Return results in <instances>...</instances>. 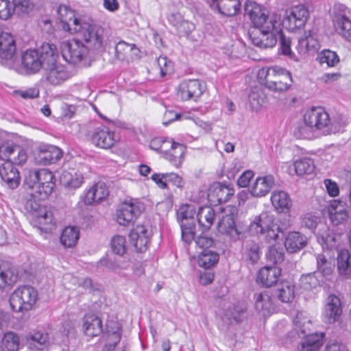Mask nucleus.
<instances>
[{
    "label": "nucleus",
    "instance_id": "obj_1",
    "mask_svg": "<svg viewBox=\"0 0 351 351\" xmlns=\"http://www.w3.org/2000/svg\"><path fill=\"white\" fill-rule=\"evenodd\" d=\"M88 32L84 37L75 33L77 38L62 43L61 53L66 62L77 64L86 59L90 50H98L102 47L103 29L94 25L90 26Z\"/></svg>",
    "mask_w": 351,
    "mask_h": 351
},
{
    "label": "nucleus",
    "instance_id": "obj_2",
    "mask_svg": "<svg viewBox=\"0 0 351 351\" xmlns=\"http://www.w3.org/2000/svg\"><path fill=\"white\" fill-rule=\"evenodd\" d=\"M27 154L20 146L0 134V159L5 162L0 166V176L12 189L20 184L19 169L15 165H21L27 160Z\"/></svg>",
    "mask_w": 351,
    "mask_h": 351
},
{
    "label": "nucleus",
    "instance_id": "obj_3",
    "mask_svg": "<svg viewBox=\"0 0 351 351\" xmlns=\"http://www.w3.org/2000/svg\"><path fill=\"white\" fill-rule=\"evenodd\" d=\"M56 45L53 43H43L36 49H27L22 53V66L27 74H35L41 68L44 69L49 62L52 61L53 52Z\"/></svg>",
    "mask_w": 351,
    "mask_h": 351
},
{
    "label": "nucleus",
    "instance_id": "obj_4",
    "mask_svg": "<svg viewBox=\"0 0 351 351\" xmlns=\"http://www.w3.org/2000/svg\"><path fill=\"white\" fill-rule=\"evenodd\" d=\"M280 26V15L274 14L269 22L250 31V38L255 46L261 49L273 47L277 43V34Z\"/></svg>",
    "mask_w": 351,
    "mask_h": 351
},
{
    "label": "nucleus",
    "instance_id": "obj_5",
    "mask_svg": "<svg viewBox=\"0 0 351 351\" xmlns=\"http://www.w3.org/2000/svg\"><path fill=\"white\" fill-rule=\"evenodd\" d=\"M24 182L39 195V199H46L52 193L56 179L54 174L47 169H31L25 175Z\"/></svg>",
    "mask_w": 351,
    "mask_h": 351
},
{
    "label": "nucleus",
    "instance_id": "obj_6",
    "mask_svg": "<svg viewBox=\"0 0 351 351\" xmlns=\"http://www.w3.org/2000/svg\"><path fill=\"white\" fill-rule=\"evenodd\" d=\"M304 116L307 123L311 124L316 131H322L325 135L342 132L346 125L345 121L341 123L332 121L328 113L322 107H313L306 110Z\"/></svg>",
    "mask_w": 351,
    "mask_h": 351
},
{
    "label": "nucleus",
    "instance_id": "obj_7",
    "mask_svg": "<svg viewBox=\"0 0 351 351\" xmlns=\"http://www.w3.org/2000/svg\"><path fill=\"white\" fill-rule=\"evenodd\" d=\"M249 231L253 234L262 236L268 243L276 241L279 233L282 232L276 222L274 215L269 212H262L255 216L249 226Z\"/></svg>",
    "mask_w": 351,
    "mask_h": 351
},
{
    "label": "nucleus",
    "instance_id": "obj_8",
    "mask_svg": "<svg viewBox=\"0 0 351 351\" xmlns=\"http://www.w3.org/2000/svg\"><path fill=\"white\" fill-rule=\"evenodd\" d=\"M56 12L61 27L70 34L78 33L84 37L85 34L88 33L90 26L94 25L89 22L76 18L74 11L69 6L60 5Z\"/></svg>",
    "mask_w": 351,
    "mask_h": 351
},
{
    "label": "nucleus",
    "instance_id": "obj_9",
    "mask_svg": "<svg viewBox=\"0 0 351 351\" xmlns=\"http://www.w3.org/2000/svg\"><path fill=\"white\" fill-rule=\"evenodd\" d=\"M259 75L265 76V86L276 92L286 91L293 82L291 73L278 66L268 68L266 71L263 69Z\"/></svg>",
    "mask_w": 351,
    "mask_h": 351
},
{
    "label": "nucleus",
    "instance_id": "obj_10",
    "mask_svg": "<svg viewBox=\"0 0 351 351\" xmlns=\"http://www.w3.org/2000/svg\"><path fill=\"white\" fill-rule=\"evenodd\" d=\"M38 293L32 286L24 285L16 289L10 295V304L14 312L30 310L37 300Z\"/></svg>",
    "mask_w": 351,
    "mask_h": 351
},
{
    "label": "nucleus",
    "instance_id": "obj_11",
    "mask_svg": "<svg viewBox=\"0 0 351 351\" xmlns=\"http://www.w3.org/2000/svg\"><path fill=\"white\" fill-rule=\"evenodd\" d=\"M53 52L52 61L44 67L45 77L53 86H58L71 77V73L62 64L58 62L59 53L57 47Z\"/></svg>",
    "mask_w": 351,
    "mask_h": 351
},
{
    "label": "nucleus",
    "instance_id": "obj_12",
    "mask_svg": "<svg viewBox=\"0 0 351 351\" xmlns=\"http://www.w3.org/2000/svg\"><path fill=\"white\" fill-rule=\"evenodd\" d=\"M309 17V11L304 4H299L286 10L281 25L290 32L303 27Z\"/></svg>",
    "mask_w": 351,
    "mask_h": 351
},
{
    "label": "nucleus",
    "instance_id": "obj_13",
    "mask_svg": "<svg viewBox=\"0 0 351 351\" xmlns=\"http://www.w3.org/2000/svg\"><path fill=\"white\" fill-rule=\"evenodd\" d=\"M144 210V204L140 202H125L117 210L116 220L121 226H129L134 224Z\"/></svg>",
    "mask_w": 351,
    "mask_h": 351
},
{
    "label": "nucleus",
    "instance_id": "obj_14",
    "mask_svg": "<svg viewBox=\"0 0 351 351\" xmlns=\"http://www.w3.org/2000/svg\"><path fill=\"white\" fill-rule=\"evenodd\" d=\"M0 59L2 64L10 67L17 59L16 40L10 33L0 34Z\"/></svg>",
    "mask_w": 351,
    "mask_h": 351
},
{
    "label": "nucleus",
    "instance_id": "obj_15",
    "mask_svg": "<svg viewBox=\"0 0 351 351\" xmlns=\"http://www.w3.org/2000/svg\"><path fill=\"white\" fill-rule=\"evenodd\" d=\"M206 84L199 80H189L180 84L178 95L183 101H195L206 90Z\"/></svg>",
    "mask_w": 351,
    "mask_h": 351
},
{
    "label": "nucleus",
    "instance_id": "obj_16",
    "mask_svg": "<svg viewBox=\"0 0 351 351\" xmlns=\"http://www.w3.org/2000/svg\"><path fill=\"white\" fill-rule=\"evenodd\" d=\"M34 7L32 1H0V19H8L13 14H27Z\"/></svg>",
    "mask_w": 351,
    "mask_h": 351
},
{
    "label": "nucleus",
    "instance_id": "obj_17",
    "mask_svg": "<svg viewBox=\"0 0 351 351\" xmlns=\"http://www.w3.org/2000/svg\"><path fill=\"white\" fill-rule=\"evenodd\" d=\"M234 193V190L230 185L217 182L210 185L208 198L215 204H221L227 202Z\"/></svg>",
    "mask_w": 351,
    "mask_h": 351
},
{
    "label": "nucleus",
    "instance_id": "obj_18",
    "mask_svg": "<svg viewBox=\"0 0 351 351\" xmlns=\"http://www.w3.org/2000/svg\"><path fill=\"white\" fill-rule=\"evenodd\" d=\"M217 230L232 241L239 240L243 234L235 223V216L232 213L222 216L217 223Z\"/></svg>",
    "mask_w": 351,
    "mask_h": 351
},
{
    "label": "nucleus",
    "instance_id": "obj_19",
    "mask_svg": "<svg viewBox=\"0 0 351 351\" xmlns=\"http://www.w3.org/2000/svg\"><path fill=\"white\" fill-rule=\"evenodd\" d=\"M244 10L256 27L263 26L269 21L267 10L256 1H245Z\"/></svg>",
    "mask_w": 351,
    "mask_h": 351
},
{
    "label": "nucleus",
    "instance_id": "obj_20",
    "mask_svg": "<svg viewBox=\"0 0 351 351\" xmlns=\"http://www.w3.org/2000/svg\"><path fill=\"white\" fill-rule=\"evenodd\" d=\"M129 239L136 250L143 252L149 243V232L143 225H137L130 230Z\"/></svg>",
    "mask_w": 351,
    "mask_h": 351
},
{
    "label": "nucleus",
    "instance_id": "obj_21",
    "mask_svg": "<svg viewBox=\"0 0 351 351\" xmlns=\"http://www.w3.org/2000/svg\"><path fill=\"white\" fill-rule=\"evenodd\" d=\"M330 220L335 226L343 223L347 221L349 215L345 203L341 201L332 200L328 208Z\"/></svg>",
    "mask_w": 351,
    "mask_h": 351
},
{
    "label": "nucleus",
    "instance_id": "obj_22",
    "mask_svg": "<svg viewBox=\"0 0 351 351\" xmlns=\"http://www.w3.org/2000/svg\"><path fill=\"white\" fill-rule=\"evenodd\" d=\"M254 300L255 308L262 316H268L274 311V302L268 291L256 293Z\"/></svg>",
    "mask_w": 351,
    "mask_h": 351
},
{
    "label": "nucleus",
    "instance_id": "obj_23",
    "mask_svg": "<svg viewBox=\"0 0 351 351\" xmlns=\"http://www.w3.org/2000/svg\"><path fill=\"white\" fill-rule=\"evenodd\" d=\"M296 49L301 55L317 51L319 43L316 34L311 30L305 32L304 36L299 38Z\"/></svg>",
    "mask_w": 351,
    "mask_h": 351
},
{
    "label": "nucleus",
    "instance_id": "obj_24",
    "mask_svg": "<svg viewBox=\"0 0 351 351\" xmlns=\"http://www.w3.org/2000/svg\"><path fill=\"white\" fill-rule=\"evenodd\" d=\"M343 7V14H337L333 19V23L336 31L339 35L348 41L351 42V21L346 16L349 10L340 4Z\"/></svg>",
    "mask_w": 351,
    "mask_h": 351
},
{
    "label": "nucleus",
    "instance_id": "obj_25",
    "mask_svg": "<svg viewBox=\"0 0 351 351\" xmlns=\"http://www.w3.org/2000/svg\"><path fill=\"white\" fill-rule=\"evenodd\" d=\"M62 155L63 152L57 146L43 145L40 147L38 159L44 165H51L60 160Z\"/></svg>",
    "mask_w": 351,
    "mask_h": 351
},
{
    "label": "nucleus",
    "instance_id": "obj_26",
    "mask_svg": "<svg viewBox=\"0 0 351 351\" xmlns=\"http://www.w3.org/2000/svg\"><path fill=\"white\" fill-rule=\"evenodd\" d=\"M275 179L273 176L267 175L258 177L251 187L250 192L254 197L266 195L274 186Z\"/></svg>",
    "mask_w": 351,
    "mask_h": 351
},
{
    "label": "nucleus",
    "instance_id": "obj_27",
    "mask_svg": "<svg viewBox=\"0 0 351 351\" xmlns=\"http://www.w3.org/2000/svg\"><path fill=\"white\" fill-rule=\"evenodd\" d=\"M83 330L90 337L100 335L103 331L101 319L94 314H86L83 318Z\"/></svg>",
    "mask_w": 351,
    "mask_h": 351
},
{
    "label": "nucleus",
    "instance_id": "obj_28",
    "mask_svg": "<svg viewBox=\"0 0 351 351\" xmlns=\"http://www.w3.org/2000/svg\"><path fill=\"white\" fill-rule=\"evenodd\" d=\"M307 244V238L299 232H290L285 238V247L289 253L297 252Z\"/></svg>",
    "mask_w": 351,
    "mask_h": 351
},
{
    "label": "nucleus",
    "instance_id": "obj_29",
    "mask_svg": "<svg viewBox=\"0 0 351 351\" xmlns=\"http://www.w3.org/2000/svg\"><path fill=\"white\" fill-rule=\"evenodd\" d=\"M281 274V269L277 266L265 267L258 273L257 280L263 285L270 287L275 285Z\"/></svg>",
    "mask_w": 351,
    "mask_h": 351
},
{
    "label": "nucleus",
    "instance_id": "obj_30",
    "mask_svg": "<svg viewBox=\"0 0 351 351\" xmlns=\"http://www.w3.org/2000/svg\"><path fill=\"white\" fill-rule=\"evenodd\" d=\"M341 302L338 297L330 295L328 298L324 316L328 323L337 321L341 314Z\"/></svg>",
    "mask_w": 351,
    "mask_h": 351
},
{
    "label": "nucleus",
    "instance_id": "obj_31",
    "mask_svg": "<svg viewBox=\"0 0 351 351\" xmlns=\"http://www.w3.org/2000/svg\"><path fill=\"white\" fill-rule=\"evenodd\" d=\"M216 219L215 210L208 206H201L197 213V219L200 227L204 230H209Z\"/></svg>",
    "mask_w": 351,
    "mask_h": 351
},
{
    "label": "nucleus",
    "instance_id": "obj_32",
    "mask_svg": "<svg viewBox=\"0 0 351 351\" xmlns=\"http://www.w3.org/2000/svg\"><path fill=\"white\" fill-rule=\"evenodd\" d=\"M271 202L274 207L280 212H287L291 207L290 196L284 191H274L271 195Z\"/></svg>",
    "mask_w": 351,
    "mask_h": 351
},
{
    "label": "nucleus",
    "instance_id": "obj_33",
    "mask_svg": "<svg viewBox=\"0 0 351 351\" xmlns=\"http://www.w3.org/2000/svg\"><path fill=\"white\" fill-rule=\"evenodd\" d=\"M181 18L179 14H172L169 20L176 27L180 36L188 37L195 29V26L193 23L183 20Z\"/></svg>",
    "mask_w": 351,
    "mask_h": 351
},
{
    "label": "nucleus",
    "instance_id": "obj_34",
    "mask_svg": "<svg viewBox=\"0 0 351 351\" xmlns=\"http://www.w3.org/2000/svg\"><path fill=\"white\" fill-rule=\"evenodd\" d=\"M247 307L245 304L238 302L230 306L225 311V317L230 323L241 322L246 317Z\"/></svg>",
    "mask_w": 351,
    "mask_h": 351
},
{
    "label": "nucleus",
    "instance_id": "obj_35",
    "mask_svg": "<svg viewBox=\"0 0 351 351\" xmlns=\"http://www.w3.org/2000/svg\"><path fill=\"white\" fill-rule=\"evenodd\" d=\"M211 7L216 8L219 13L227 16H232L241 10V1H212Z\"/></svg>",
    "mask_w": 351,
    "mask_h": 351
},
{
    "label": "nucleus",
    "instance_id": "obj_36",
    "mask_svg": "<svg viewBox=\"0 0 351 351\" xmlns=\"http://www.w3.org/2000/svg\"><path fill=\"white\" fill-rule=\"evenodd\" d=\"M80 238V230L76 226L66 227L60 236V242L65 247H74Z\"/></svg>",
    "mask_w": 351,
    "mask_h": 351
},
{
    "label": "nucleus",
    "instance_id": "obj_37",
    "mask_svg": "<svg viewBox=\"0 0 351 351\" xmlns=\"http://www.w3.org/2000/svg\"><path fill=\"white\" fill-rule=\"evenodd\" d=\"M20 346L19 335L12 331L5 332L0 344L1 351H18Z\"/></svg>",
    "mask_w": 351,
    "mask_h": 351
},
{
    "label": "nucleus",
    "instance_id": "obj_38",
    "mask_svg": "<svg viewBox=\"0 0 351 351\" xmlns=\"http://www.w3.org/2000/svg\"><path fill=\"white\" fill-rule=\"evenodd\" d=\"M92 143L97 147L110 149V130L107 127L98 128L92 136Z\"/></svg>",
    "mask_w": 351,
    "mask_h": 351
},
{
    "label": "nucleus",
    "instance_id": "obj_39",
    "mask_svg": "<svg viewBox=\"0 0 351 351\" xmlns=\"http://www.w3.org/2000/svg\"><path fill=\"white\" fill-rule=\"evenodd\" d=\"M116 319V321L111 320V347L114 346L111 351H125V346L123 342L121 347L116 348L121 339L123 326L122 320H118L117 317Z\"/></svg>",
    "mask_w": 351,
    "mask_h": 351
},
{
    "label": "nucleus",
    "instance_id": "obj_40",
    "mask_svg": "<svg viewBox=\"0 0 351 351\" xmlns=\"http://www.w3.org/2000/svg\"><path fill=\"white\" fill-rule=\"evenodd\" d=\"M173 147L167 152L165 158L174 167H179L183 162L186 147L182 144L178 143L173 144Z\"/></svg>",
    "mask_w": 351,
    "mask_h": 351
},
{
    "label": "nucleus",
    "instance_id": "obj_41",
    "mask_svg": "<svg viewBox=\"0 0 351 351\" xmlns=\"http://www.w3.org/2000/svg\"><path fill=\"white\" fill-rule=\"evenodd\" d=\"M18 279V274L13 268L8 267L6 264L0 265V289L6 286L14 284Z\"/></svg>",
    "mask_w": 351,
    "mask_h": 351
},
{
    "label": "nucleus",
    "instance_id": "obj_42",
    "mask_svg": "<svg viewBox=\"0 0 351 351\" xmlns=\"http://www.w3.org/2000/svg\"><path fill=\"white\" fill-rule=\"evenodd\" d=\"M219 254L211 249L203 250L199 256L197 263L199 267L208 269L215 265L219 261Z\"/></svg>",
    "mask_w": 351,
    "mask_h": 351
},
{
    "label": "nucleus",
    "instance_id": "obj_43",
    "mask_svg": "<svg viewBox=\"0 0 351 351\" xmlns=\"http://www.w3.org/2000/svg\"><path fill=\"white\" fill-rule=\"evenodd\" d=\"M323 335L311 334L303 339L300 346V351H316L322 346Z\"/></svg>",
    "mask_w": 351,
    "mask_h": 351
},
{
    "label": "nucleus",
    "instance_id": "obj_44",
    "mask_svg": "<svg viewBox=\"0 0 351 351\" xmlns=\"http://www.w3.org/2000/svg\"><path fill=\"white\" fill-rule=\"evenodd\" d=\"M295 286L290 281L282 282L277 289V296L282 302H290L295 297Z\"/></svg>",
    "mask_w": 351,
    "mask_h": 351
},
{
    "label": "nucleus",
    "instance_id": "obj_45",
    "mask_svg": "<svg viewBox=\"0 0 351 351\" xmlns=\"http://www.w3.org/2000/svg\"><path fill=\"white\" fill-rule=\"evenodd\" d=\"M42 199H39V196L37 197L36 193L34 194H29L27 195L25 203H24V208L27 212L34 215L35 217L41 213L46 208L42 206L40 204V200Z\"/></svg>",
    "mask_w": 351,
    "mask_h": 351
},
{
    "label": "nucleus",
    "instance_id": "obj_46",
    "mask_svg": "<svg viewBox=\"0 0 351 351\" xmlns=\"http://www.w3.org/2000/svg\"><path fill=\"white\" fill-rule=\"evenodd\" d=\"M324 280V276L317 271L302 275L300 278L301 285L305 289H311L320 286Z\"/></svg>",
    "mask_w": 351,
    "mask_h": 351
},
{
    "label": "nucleus",
    "instance_id": "obj_47",
    "mask_svg": "<svg viewBox=\"0 0 351 351\" xmlns=\"http://www.w3.org/2000/svg\"><path fill=\"white\" fill-rule=\"evenodd\" d=\"M337 261V269L341 275L350 274V269H351V255L348 250H342L338 253Z\"/></svg>",
    "mask_w": 351,
    "mask_h": 351
},
{
    "label": "nucleus",
    "instance_id": "obj_48",
    "mask_svg": "<svg viewBox=\"0 0 351 351\" xmlns=\"http://www.w3.org/2000/svg\"><path fill=\"white\" fill-rule=\"evenodd\" d=\"M244 255L252 263H256L260 258V247L253 240H247L243 245Z\"/></svg>",
    "mask_w": 351,
    "mask_h": 351
},
{
    "label": "nucleus",
    "instance_id": "obj_49",
    "mask_svg": "<svg viewBox=\"0 0 351 351\" xmlns=\"http://www.w3.org/2000/svg\"><path fill=\"white\" fill-rule=\"evenodd\" d=\"M180 227L182 231V239L185 243L190 244L192 241L195 240V234L196 226L195 221H183L182 223H180Z\"/></svg>",
    "mask_w": 351,
    "mask_h": 351
},
{
    "label": "nucleus",
    "instance_id": "obj_50",
    "mask_svg": "<svg viewBox=\"0 0 351 351\" xmlns=\"http://www.w3.org/2000/svg\"><path fill=\"white\" fill-rule=\"evenodd\" d=\"M293 166L295 171L298 176L311 174L315 169L313 161L308 158L297 160L294 162Z\"/></svg>",
    "mask_w": 351,
    "mask_h": 351
},
{
    "label": "nucleus",
    "instance_id": "obj_51",
    "mask_svg": "<svg viewBox=\"0 0 351 351\" xmlns=\"http://www.w3.org/2000/svg\"><path fill=\"white\" fill-rule=\"evenodd\" d=\"M316 130L311 126V124L307 123L304 116L303 122L299 123L294 129V135L299 138L311 139L314 136Z\"/></svg>",
    "mask_w": 351,
    "mask_h": 351
},
{
    "label": "nucleus",
    "instance_id": "obj_52",
    "mask_svg": "<svg viewBox=\"0 0 351 351\" xmlns=\"http://www.w3.org/2000/svg\"><path fill=\"white\" fill-rule=\"evenodd\" d=\"M249 101L253 108L257 109L265 103L266 96L260 87H252L248 95Z\"/></svg>",
    "mask_w": 351,
    "mask_h": 351
},
{
    "label": "nucleus",
    "instance_id": "obj_53",
    "mask_svg": "<svg viewBox=\"0 0 351 351\" xmlns=\"http://www.w3.org/2000/svg\"><path fill=\"white\" fill-rule=\"evenodd\" d=\"M317 60L321 64H326L329 67L335 66L339 62V58L337 53L329 49L322 51L317 55Z\"/></svg>",
    "mask_w": 351,
    "mask_h": 351
},
{
    "label": "nucleus",
    "instance_id": "obj_54",
    "mask_svg": "<svg viewBox=\"0 0 351 351\" xmlns=\"http://www.w3.org/2000/svg\"><path fill=\"white\" fill-rule=\"evenodd\" d=\"M136 47L134 44H128L124 41L119 42L115 47V57L121 60H128L133 49Z\"/></svg>",
    "mask_w": 351,
    "mask_h": 351
},
{
    "label": "nucleus",
    "instance_id": "obj_55",
    "mask_svg": "<svg viewBox=\"0 0 351 351\" xmlns=\"http://www.w3.org/2000/svg\"><path fill=\"white\" fill-rule=\"evenodd\" d=\"M37 221L40 226V228L45 231L51 230L53 226V216L51 212H48L45 208L36 217Z\"/></svg>",
    "mask_w": 351,
    "mask_h": 351
},
{
    "label": "nucleus",
    "instance_id": "obj_56",
    "mask_svg": "<svg viewBox=\"0 0 351 351\" xmlns=\"http://www.w3.org/2000/svg\"><path fill=\"white\" fill-rule=\"evenodd\" d=\"M111 250L119 255L123 256L126 252V241L123 236L116 235L111 239Z\"/></svg>",
    "mask_w": 351,
    "mask_h": 351
},
{
    "label": "nucleus",
    "instance_id": "obj_57",
    "mask_svg": "<svg viewBox=\"0 0 351 351\" xmlns=\"http://www.w3.org/2000/svg\"><path fill=\"white\" fill-rule=\"evenodd\" d=\"M317 260V272L321 274L322 275L327 276L332 273V267L326 256L322 254H319L316 256Z\"/></svg>",
    "mask_w": 351,
    "mask_h": 351
},
{
    "label": "nucleus",
    "instance_id": "obj_58",
    "mask_svg": "<svg viewBox=\"0 0 351 351\" xmlns=\"http://www.w3.org/2000/svg\"><path fill=\"white\" fill-rule=\"evenodd\" d=\"M280 40V50L282 54L291 57L293 52L291 49V39L286 36L283 33L282 30L279 27L277 34V40Z\"/></svg>",
    "mask_w": 351,
    "mask_h": 351
},
{
    "label": "nucleus",
    "instance_id": "obj_59",
    "mask_svg": "<svg viewBox=\"0 0 351 351\" xmlns=\"http://www.w3.org/2000/svg\"><path fill=\"white\" fill-rule=\"evenodd\" d=\"M195 211L194 210L192 206L184 205L181 206L178 212V219L180 223L183 221H191V220L195 221L194 215Z\"/></svg>",
    "mask_w": 351,
    "mask_h": 351
},
{
    "label": "nucleus",
    "instance_id": "obj_60",
    "mask_svg": "<svg viewBox=\"0 0 351 351\" xmlns=\"http://www.w3.org/2000/svg\"><path fill=\"white\" fill-rule=\"evenodd\" d=\"M267 258L269 261L274 263H281L284 260V252L282 248H277L276 246L272 245L269 247V251L267 254Z\"/></svg>",
    "mask_w": 351,
    "mask_h": 351
},
{
    "label": "nucleus",
    "instance_id": "obj_61",
    "mask_svg": "<svg viewBox=\"0 0 351 351\" xmlns=\"http://www.w3.org/2000/svg\"><path fill=\"white\" fill-rule=\"evenodd\" d=\"M93 186L94 189L97 190L96 193H95L97 204L101 202L108 196L110 191L104 182H99L94 184Z\"/></svg>",
    "mask_w": 351,
    "mask_h": 351
},
{
    "label": "nucleus",
    "instance_id": "obj_62",
    "mask_svg": "<svg viewBox=\"0 0 351 351\" xmlns=\"http://www.w3.org/2000/svg\"><path fill=\"white\" fill-rule=\"evenodd\" d=\"M31 340L36 349L42 350L44 346L48 341V335L47 333L36 332L31 335Z\"/></svg>",
    "mask_w": 351,
    "mask_h": 351
},
{
    "label": "nucleus",
    "instance_id": "obj_63",
    "mask_svg": "<svg viewBox=\"0 0 351 351\" xmlns=\"http://www.w3.org/2000/svg\"><path fill=\"white\" fill-rule=\"evenodd\" d=\"M14 94L24 99H33L39 97L40 91L38 88L32 87L26 90H14Z\"/></svg>",
    "mask_w": 351,
    "mask_h": 351
},
{
    "label": "nucleus",
    "instance_id": "obj_64",
    "mask_svg": "<svg viewBox=\"0 0 351 351\" xmlns=\"http://www.w3.org/2000/svg\"><path fill=\"white\" fill-rule=\"evenodd\" d=\"M157 65L162 77L172 71V64L166 57H159L157 59Z\"/></svg>",
    "mask_w": 351,
    "mask_h": 351
}]
</instances>
